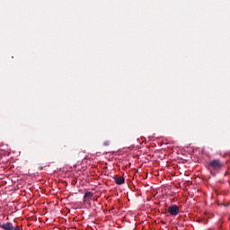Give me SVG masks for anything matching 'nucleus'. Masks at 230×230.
I'll return each mask as SVG.
<instances>
[{
  "instance_id": "nucleus-1",
  "label": "nucleus",
  "mask_w": 230,
  "mask_h": 230,
  "mask_svg": "<svg viewBox=\"0 0 230 230\" xmlns=\"http://www.w3.org/2000/svg\"><path fill=\"white\" fill-rule=\"evenodd\" d=\"M209 164L213 169H221V167H224L225 165V164L219 159L212 160Z\"/></svg>"
},
{
  "instance_id": "nucleus-2",
  "label": "nucleus",
  "mask_w": 230,
  "mask_h": 230,
  "mask_svg": "<svg viewBox=\"0 0 230 230\" xmlns=\"http://www.w3.org/2000/svg\"><path fill=\"white\" fill-rule=\"evenodd\" d=\"M168 213L172 215V217H177L179 215V207L177 205L171 206L168 208Z\"/></svg>"
},
{
  "instance_id": "nucleus-3",
  "label": "nucleus",
  "mask_w": 230,
  "mask_h": 230,
  "mask_svg": "<svg viewBox=\"0 0 230 230\" xmlns=\"http://www.w3.org/2000/svg\"><path fill=\"white\" fill-rule=\"evenodd\" d=\"M0 229L13 230V224L12 222L4 223L0 225Z\"/></svg>"
},
{
  "instance_id": "nucleus-4",
  "label": "nucleus",
  "mask_w": 230,
  "mask_h": 230,
  "mask_svg": "<svg viewBox=\"0 0 230 230\" xmlns=\"http://www.w3.org/2000/svg\"><path fill=\"white\" fill-rule=\"evenodd\" d=\"M114 181L119 186H121V184H125V178L121 176H114Z\"/></svg>"
},
{
  "instance_id": "nucleus-5",
  "label": "nucleus",
  "mask_w": 230,
  "mask_h": 230,
  "mask_svg": "<svg viewBox=\"0 0 230 230\" xmlns=\"http://www.w3.org/2000/svg\"><path fill=\"white\" fill-rule=\"evenodd\" d=\"M93 192H86L84 196V202H89V200H91L93 197Z\"/></svg>"
},
{
  "instance_id": "nucleus-6",
  "label": "nucleus",
  "mask_w": 230,
  "mask_h": 230,
  "mask_svg": "<svg viewBox=\"0 0 230 230\" xmlns=\"http://www.w3.org/2000/svg\"><path fill=\"white\" fill-rule=\"evenodd\" d=\"M102 145H103L104 146H111V140H105V141L102 143Z\"/></svg>"
},
{
  "instance_id": "nucleus-7",
  "label": "nucleus",
  "mask_w": 230,
  "mask_h": 230,
  "mask_svg": "<svg viewBox=\"0 0 230 230\" xmlns=\"http://www.w3.org/2000/svg\"><path fill=\"white\" fill-rule=\"evenodd\" d=\"M13 230H22V226H13Z\"/></svg>"
},
{
  "instance_id": "nucleus-8",
  "label": "nucleus",
  "mask_w": 230,
  "mask_h": 230,
  "mask_svg": "<svg viewBox=\"0 0 230 230\" xmlns=\"http://www.w3.org/2000/svg\"><path fill=\"white\" fill-rule=\"evenodd\" d=\"M40 170H42V167H40Z\"/></svg>"
}]
</instances>
